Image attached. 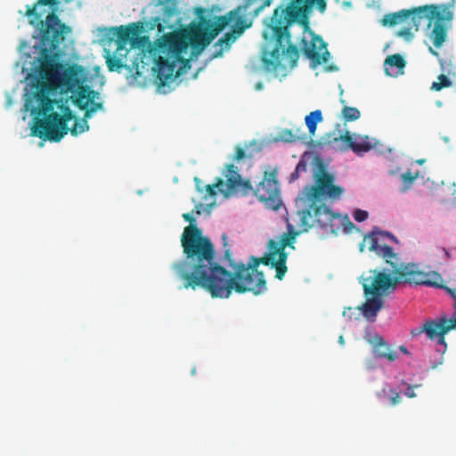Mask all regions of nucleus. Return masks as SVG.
<instances>
[{
    "label": "nucleus",
    "mask_w": 456,
    "mask_h": 456,
    "mask_svg": "<svg viewBox=\"0 0 456 456\" xmlns=\"http://www.w3.org/2000/svg\"><path fill=\"white\" fill-rule=\"evenodd\" d=\"M235 11V14L232 15V19L231 21L223 28L224 29L228 25H230L232 22H234L232 32H228L224 35L221 38L218 39L216 42V45H225L228 47L232 41L235 40V37L233 33L241 34L245 28H247L248 26L246 24V20L241 15V7H237L236 9H233L230 11L228 13H226L224 16L228 15L230 12Z\"/></svg>",
    "instance_id": "obj_16"
},
{
    "label": "nucleus",
    "mask_w": 456,
    "mask_h": 456,
    "mask_svg": "<svg viewBox=\"0 0 456 456\" xmlns=\"http://www.w3.org/2000/svg\"><path fill=\"white\" fill-rule=\"evenodd\" d=\"M235 11L226 16L215 17V20L201 16L198 23H192L187 28H177L164 34L154 43L147 36H134L132 37L131 46L143 48L154 61L152 68L159 86H164L180 75L176 64L181 62L183 66L189 64L184 58L191 46L193 52L201 53L231 21Z\"/></svg>",
    "instance_id": "obj_3"
},
{
    "label": "nucleus",
    "mask_w": 456,
    "mask_h": 456,
    "mask_svg": "<svg viewBox=\"0 0 456 456\" xmlns=\"http://www.w3.org/2000/svg\"><path fill=\"white\" fill-rule=\"evenodd\" d=\"M298 131L299 129H297L296 132L292 129H283L280 134V137L283 142H293L297 140L302 139V137L297 134Z\"/></svg>",
    "instance_id": "obj_28"
},
{
    "label": "nucleus",
    "mask_w": 456,
    "mask_h": 456,
    "mask_svg": "<svg viewBox=\"0 0 456 456\" xmlns=\"http://www.w3.org/2000/svg\"><path fill=\"white\" fill-rule=\"evenodd\" d=\"M226 181L217 177L216 182L212 184L205 185L203 200H208V198L215 199L217 191L224 195V198H229L235 194L242 196L248 195L251 190L252 185L249 180H243L239 173L238 167L233 164H229L226 167V173L224 174Z\"/></svg>",
    "instance_id": "obj_7"
},
{
    "label": "nucleus",
    "mask_w": 456,
    "mask_h": 456,
    "mask_svg": "<svg viewBox=\"0 0 456 456\" xmlns=\"http://www.w3.org/2000/svg\"><path fill=\"white\" fill-rule=\"evenodd\" d=\"M454 0L452 3L443 4H427L410 10L403 9L396 12L386 14L381 24L385 27H392L403 21L407 27L401 28L397 36L410 41L413 35L411 29L419 30L422 21H428V38L436 48H440L447 37L450 23L453 19Z\"/></svg>",
    "instance_id": "obj_5"
},
{
    "label": "nucleus",
    "mask_w": 456,
    "mask_h": 456,
    "mask_svg": "<svg viewBox=\"0 0 456 456\" xmlns=\"http://www.w3.org/2000/svg\"><path fill=\"white\" fill-rule=\"evenodd\" d=\"M305 0H291L289 5L281 11L275 10L274 31L278 41L287 35V26L293 24L300 17H305V7L302 5Z\"/></svg>",
    "instance_id": "obj_11"
},
{
    "label": "nucleus",
    "mask_w": 456,
    "mask_h": 456,
    "mask_svg": "<svg viewBox=\"0 0 456 456\" xmlns=\"http://www.w3.org/2000/svg\"><path fill=\"white\" fill-rule=\"evenodd\" d=\"M340 102L344 105V108L341 111V116L346 122L354 121L360 118L361 113L357 108L346 106V101L342 98L340 99Z\"/></svg>",
    "instance_id": "obj_24"
},
{
    "label": "nucleus",
    "mask_w": 456,
    "mask_h": 456,
    "mask_svg": "<svg viewBox=\"0 0 456 456\" xmlns=\"http://www.w3.org/2000/svg\"><path fill=\"white\" fill-rule=\"evenodd\" d=\"M274 18H275V12L273 13V16L271 19V24H270V28H271L273 36L275 39V46L271 52V57L273 60L264 58L263 61L266 66H273L274 68H276L280 64V57L281 55L285 54L290 59L291 62L293 64H295L297 61V59L299 57V53H298L297 47L290 43V34L289 32V27L290 25H288L286 27L287 28V35L284 36L281 41H278L277 36L275 35V31L273 28Z\"/></svg>",
    "instance_id": "obj_12"
},
{
    "label": "nucleus",
    "mask_w": 456,
    "mask_h": 456,
    "mask_svg": "<svg viewBox=\"0 0 456 456\" xmlns=\"http://www.w3.org/2000/svg\"><path fill=\"white\" fill-rule=\"evenodd\" d=\"M405 64L404 59L400 54L395 53L386 58L384 67L386 73L393 76L402 74Z\"/></svg>",
    "instance_id": "obj_22"
},
{
    "label": "nucleus",
    "mask_w": 456,
    "mask_h": 456,
    "mask_svg": "<svg viewBox=\"0 0 456 456\" xmlns=\"http://www.w3.org/2000/svg\"><path fill=\"white\" fill-rule=\"evenodd\" d=\"M338 141L346 142L347 148L351 149L357 154L367 152L372 148L368 136L351 134L348 131H346L345 134H340L339 136H336L335 134L331 133L328 134L326 138H322V142L321 143L332 145Z\"/></svg>",
    "instance_id": "obj_15"
},
{
    "label": "nucleus",
    "mask_w": 456,
    "mask_h": 456,
    "mask_svg": "<svg viewBox=\"0 0 456 456\" xmlns=\"http://www.w3.org/2000/svg\"><path fill=\"white\" fill-rule=\"evenodd\" d=\"M194 183H195L196 190L200 193L203 194L204 190H205V185H203L202 181L199 177H194Z\"/></svg>",
    "instance_id": "obj_32"
},
{
    "label": "nucleus",
    "mask_w": 456,
    "mask_h": 456,
    "mask_svg": "<svg viewBox=\"0 0 456 456\" xmlns=\"http://www.w3.org/2000/svg\"><path fill=\"white\" fill-rule=\"evenodd\" d=\"M392 395L390 396V404L396 405L401 402V395L400 392L391 391Z\"/></svg>",
    "instance_id": "obj_31"
},
{
    "label": "nucleus",
    "mask_w": 456,
    "mask_h": 456,
    "mask_svg": "<svg viewBox=\"0 0 456 456\" xmlns=\"http://www.w3.org/2000/svg\"><path fill=\"white\" fill-rule=\"evenodd\" d=\"M183 218L190 223L181 236L185 260L175 263L173 270L185 285H265V274L258 270L260 264L270 265V269L274 268L277 279L282 280L284 277L287 272L285 248H293L297 232H284L278 241L270 240L269 252L262 257L251 256L247 265L232 259L227 236L224 234V257L232 268V271H228L215 261L214 245L194 224V216L191 213H184Z\"/></svg>",
    "instance_id": "obj_2"
},
{
    "label": "nucleus",
    "mask_w": 456,
    "mask_h": 456,
    "mask_svg": "<svg viewBox=\"0 0 456 456\" xmlns=\"http://www.w3.org/2000/svg\"><path fill=\"white\" fill-rule=\"evenodd\" d=\"M313 4H316L318 10L321 12H324L326 11V8H327L326 0H305L302 3V5L304 7H305V12H307L308 8H310ZM299 19H301V17ZM302 19H304L302 20V23L305 25V28H308V22H307V20H306V16L305 17H302Z\"/></svg>",
    "instance_id": "obj_25"
},
{
    "label": "nucleus",
    "mask_w": 456,
    "mask_h": 456,
    "mask_svg": "<svg viewBox=\"0 0 456 456\" xmlns=\"http://www.w3.org/2000/svg\"><path fill=\"white\" fill-rule=\"evenodd\" d=\"M37 28L41 46L38 78L31 85L25 108L34 116V136L60 142L69 131L77 135L89 130L87 119L103 104L95 102L97 91L83 85L86 73L82 66L57 61L71 28L53 12L37 23Z\"/></svg>",
    "instance_id": "obj_1"
},
{
    "label": "nucleus",
    "mask_w": 456,
    "mask_h": 456,
    "mask_svg": "<svg viewBox=\"0 0 456 456\" xmlns=\"http://www.w3.org/2000/svg\"><path fill=\"white\" fill-rule=\"evenodd\" d=\"M338 342H339L341 345H344V344H345V340H344L343 336H340V337H339V338H338Z\"/></svg>",
    "instance_id": "obj_41"
},
{
    "label": "nucleus",
    "mask_w": 456,
    "mask_h": 456,
    "mask_svg": "<svg viewBox=\"0 0 456 456\" xmlns=\"http://www.w3.org/2000/svg\"><path fill=\"white\" fill-rule=\"evenodd\" d=\"M302 44L303 53L312 61L313 67L328 62L330 54L322 37L312 34L310 42L303 39Z\"/></svg>",
    "instance_id": "obj_13"
},
{
    "label": "nucleus",
    "mask_w": 456,
    "mask_h": 456,
    "mask_svg": "<svg viewBox=\"0 0 456 456\" xmlns=\"http://www.w3.org/2000/svg\"><path fill=\"white\" fill-rule=\"evenodd\" d=\"M206 289L213 298H227L234 290L237 293H245L247 291H252L255 295L262 293L266 287H202Z\"/></svg>",
    "instance_id": "obj_20"
},
{
    "label": "nucleus",
    "mask_w": 456,
    "mask_h": 456,
    "mask_svg": "<svg viewBox=\"0 0 456 456\" xmlns=\"http://www.w3.org/2000/svg\"><path fill=\"white\" fill-rule=\"evenodd\" d=\"M419 386H408L406 391H405V395H407L408 397L410 398H413L416 396V394L414 393V388L415 387H418Z\"/></svg>",
    "instance_id": "obj_34"
},
{
    "label": "nucleus",
    "mask_w": 456,
    "mask_h": 456,
    "mask_svg": "<svg viewBox=\"0 0 456 456\" xmlns=\"http://www.w3.org/2000/svg\"><path fill=\"white\" fill-rule=\"evenodd\" d=\"M365 340L371 345L372 353L376 358L387 359L389 362L396 360V352L391 348L380 335L375 334L369 338L365 337Z\"/></svg>",
    "instance_id": "obj_19"
},
{
    "label": "nucleus",
    "mask_w": 456,
    "mask_h": 456,
    "mask_svg": "<svg viewBox=\"0 0 456 456\" xmlns=\"http://www.w3.org/2000/svg\"><path fill=\"white\" fill-rule=\"evenodd\" d=\"M27 14L28 16H35V18L37 20L39 19V15L38 13L36 12V9L35 8H32V9H29L28 12H27Z\"/></svg>",
    "instance_id": "obj_36"
},
{
    "label": "nucleus",
    "mask_w": 456,
    "mask_h": 456,
    "mask_svg": "<svg viewBox=\"0 0 456 456\" xmlns=\"http://www.w3.org/2000/svg\"><path fill=\"white\" fill-rule=\"evenodd\" d=\"M142 30L140 23H131L128 26H119L116 28L115 36L117 37L118 50H123L126 45L131 44L132 37L138 36Z\"/></svg>",
    "instance_id": "obj_21"
},
{
    "label": "nucleus",
    "mask_w": 456,
    "mask_h": 456,
    "mask_svg": "<svg viewBox=\"0 0 456 456\" xmlns=\"http://www.w3.org/2000/svg\"><path fill=\"white\" fill-rule=\"evenodd\" d=\"M296 170H297V172H299V174H300L301 172H305V171H306V164H305L303 160H300V161L297 163V167H296Z\"/></svg>",
    "instance_id": "obj_35"
},
{
    "label": "nucleus",
    "mask_w": 456,
    "mask_h": 456,
    "mask_svg": "<svg viewBox=\"0 0 456 456\" xmlns=\"http://www.w3.org/2000/svg\"><path fill=\"white\" fill-rule=\"evenodd\" d=\"M158 28H159V32H161L163 30V28H164V27L161 24H159Z\"/></svg>",
    "instance_id": "obj_42"
},
{
    "label": "nucleus",
    "mask_w": 456,
    "mask_h": 456,
    "mask_svg": "<svg viewBox=\"0 0 456 456\" xmlns=\"http://www.w3.org/2000/svg\"><path fill=\"white\" fill-rule=\"evenodd\" d=\"M424 161H425V159H419V160H417V163L421 165L424 163Z\"/></svg>",
    "instance_id": "obj_43"
},
{
    "label": "nucleus",
    "mask_w": 456,
    "mask_h": 456,
    "mask_svg": "<svg viewBox=\"0 0 456 456\" xmlns=\"http://www.w3.org/2000/svg\"><path fill=\"white\" fill-rule=\"evenodd\" d=\"M203 208V205L201 203H199L195 206L196 214L200 215L201 214V208Z\"/></svg>",
    "instance_id": "obj_38"
},
{
    "label": "nucleus",
    "mask_w": 456,
    "mask_h": 456,
    "mask_svg": "<svg viewBox=\"0 0 456 456\" xmlns=\"http://www.w3.org/2000/svg\"><path fill=\"white\" fill-rule=\"evenodd\" d=\"M399 350L401 352H403V354H411V353L409 352V350L404 346H399Z\"/></svg>",
    "instance_id": "obj_39"
},
{
    "label": "nucleus",
    "mask_w": 456,
    "mask_h": 456,
    "mask_svg": "<svg viewBox=\"0 0 456 456\" xmlns=\"http://www.w3.org/2000/svg\"><path fill=\"white\" fill-rule=\"evenodd\" d=\"M395 289L396 287H363L366 300L358 309L368 321L374 322L383 307V297L394 293Z\"/></svg>",
    "instance_id": "obj_10"
},
{
    "label": "nucleus",
    "mask_w": 456,
    "mask_h": 456,
    "mask_svg": "<svg viewBox=\"0 0 456 456\" xmlns=\"http://www.w3.org/2000/svg\"><path fill=\"white\" fill-rule=\"evenodd\" d=\"M251 191L267 208L273 210L280 208L281 201L275 171L265 172L262 181Z\"/></svg>",
    "instance_id": "obj_9"
},
{
    "label": "nucleus",
    "mask_w": 456,
    "mask_h": 456,
    "mask_svg": "<svg viewBox=\"0 0 456 456\" xmlns=\"http://www.w3.org/2000/svg\"><path fill=\"white\" fill-rule=\"evenodd\" d=\"M30 24H32V25H34V26H35V25H36L35 20H30Z\"/></svg>",
    "instance_id": "obj_44"
},
{
    "label": "nucleus",
    "mask_w": 456,
    "mask_h": 456,
    "mask_svg": "<svg viewBox=\"0 0 456 456\" xmlns=\"http://www.w3.org/2000/svg\"><path fill=\"white\" fill-rule=\"evenodd\" d=\"M428 51H429V53H430L431 54H433V55H435V56H436V57H438V56H439V53H438L436 50H434L431 46H429V47H428Z\"/></svg>",
    "instance_id": "obj_40"
},
{
    "label": "nucleus",
    "mask_w": 456,
    "mask_h": 456,
    "mask_svg": "<svg viewBox=\"0 0 456 456\" xmlns=\"http://www.w3.org/2000/svg\"><path fill=\"white\" fill-rule=\"evenodd\" d=\"M235 11V14L232 15V19L231 21L223 28L224 29L228 25H230L232 22H234L232 32H228L224 35L221 38L218 39L216 42V45H225L228 47L232 41L235 40V37L233 33L241 34L245 28H247L248 26L246 24V20L241 15V7H237L236 9H233L230 11L228 13H226L224 16L228 15L230 12Z\"/></svg>",
    "instance_id": "obj_17"
},
{
    "label": "nucleus",
    "mask_w": 456,
    "mask_h": 456,
    "mask_svg": "<svg viewBox=\"0 0 456 456\" xmlns=\"http://www.w3.org/2000/svg\"><path fill=\"white\" fill-rule=\"evenodd\" d=\"M353 216L355 221L362 222L368 218V212L365 210H362V209H356L354 212Z\"/></svg>",
    "instance_id": "obj_30"
},
{
    "label": "nucleus",
    "mask_w": 456,
    "mask_h": 456,
    "mask_svg": "<svg viewBox=\"0 0 456 456\" xmlns=\"http://www.w3.org/2000/svg\"><path fill=\"white\" fill-rule=\"evenodd\" d=\"M313 180L314 183L305 186L297 199L301 207L298 215L302 231L317 228L327 233H337L345 220L339 213L331 209L328 202L338 200L344 188L335 183V175L327 170L319 158L315 159Z\"/></svg>",
    "instance_id": "obj_4"
},
{
    "label": "nucleus",
    "mask_w": 456,
    "mask_h": 456,
    "mask_svg": "<svg viewBox=\"0 0 456 456\" xmlns=\"http://www.w3.org/2000/svg\"><path fill=\"white\" fill-rule=\"evenodd\" d=\"M298 177H299V172H297L295 169V171L290 175V182L296 181Z\"/></svg>",
    "instance_id": "obj_37"
},
{
    "label": "nucleus",
    "mask_w": 456,
    "mask_h": 456,
    "mask_svg": "<svg viewBox=\"0 0 456 456\" xmlns=\"http://www.w3.org/2000/svg\"><path fill=\"white\" fill-rule=\"evenodd\" d=\"M384 238H388L394 242L398 241L396 237L392 233L381 231H373L370 234L364 237L363 241L368 244L370 251L376 252L377 255L384 257L387 262H389L388 259L395 258L396 254L390 246L381 243L383 242Z\"/></svg>",
    "instance_id": "obj_14"
},
{
    "label": "nucleus",
    "mask_w": 456,
    "mask_h": 456,
    "mask_svg": "<svg viewBox=\"0 0 456 456\" xmlns=\"http://www.w3.org/2000/svg\"><path fill=\"white\" fill-rule=\"evenodd\" d=\"M451 86L452 81L449 79V77L444 74H441L438 76V81H435L432 83L431 90L438 92Z\"/></svg>",
    "instance_id": "obj_26"
},
{
    "label": "nucleus",
    "mask_w": 456,
    "mask_h": 456,
    "mask_svg": "<svg viewBox=\"0 0 456 456\" xmlns=\"http://www.w3.org/2000/svg\"><path fill=\"white\" fill-rule=\"evenodd\" d=\"M322 120V113L320 110H314L305 116V121L311 136L314 135L317 124Z\"/></svg>",
    "instance_id": "obj_23"
},
{
    "label": "nucleus",
    "mask_w": 456,
    "mask_h": 456,
    "mask_svg": "<svg viewBox=\"0 0 456 456\" xmlns=\"http://www.w3.org/2000/svg\"><path fill=\"white\" fill-rule=\"evenodd\" d=\"M215 204H216V201H215V200H214L212 201V203L210 204V206L212 207V206H214Z\"/></svg>",
    "instance_id": "obj_47"
},
{
    "label": "nucleus",
    "mask_w": 456,
    "mask_h": 456,
    "mask_svg": "<svg viewBox=\"0 0 456 456\" xmlns=\"http://www.w3.org/2000/svg\"><path fill=\"white\" fill-rule=\"evenodd\" d=\"M245 157V151L241 147H237L233 159L235 160H240Z\"/></svg>",
    "instance_id": "obj_33"
},
{
    "label": "nucleus",
    "mask_w": 456,
    "mask_h": 456,
    "mask_svg": "<svg viewBox=\"0 0 456 456\" xmlns=\"http://www.w3.org/2000/svg\"><path fill=\"white\" fill-rule=\"evenodd\" d=\"M134 65L136 66V69H138V63L136 62V61H134Z\"/></svg>",
    "instance_id": "obj_45"
},
{
    "label": "nucleus",
    "mask_w": 456,
    "mask_h": 456,
    "mask_svg": "<svg viewBox=\"0 0 456 456\" xmlns=\"http://www.w3.org/2000/svg\"><path fill=\"white\" fill-rule=\"evenodd\" d=\"M446 291V293L453 300L454 314L452 318L448 319L442 316L436 320H428L420 327L411 330V336H419L426 333L430 339L437 338L440 345L446 346L444 335L451 330L456 329V287H439Z\"/></svg>",
    "instance_id": "obj_8"
},
{
    "label": "nucleus",
    "mask_w": 456,
    "mask_h": 456,
    "mask_svg": "<svg viewBox=\"0 0 456 456\" xmlns=\"http://www.w3.org/2000/svg\"><path fill=\"white\" fill-rule=\"evenodd\" d=\"M235 11V14L232 15V19L231 21L223 28L224 29L228 25H230L232 22H234L232 32H228L224 35L221 38L218 39L216 42V45H225L228 47L232 41L235 40V37L233 33L241 34L245 28H247L248 26L246 24V20L241 15V7H237L236 9H233L230 11L228 13H226L224 16L228 15L230 12Z\"/></svg>",
    "instance_id": "obj_18"
},
{
    "label": "nucleus",
    "mask_w": 456,
    "mask_h": 456,
    "mask_svg": "<svg viewBox=\"0 0 456 456\" xmlns=\"http://www.w3.org/2000/svg\"><path fill=\"white\" fill-rule=\"evenodd\" d=\"M195 371H196V370H195V369L193 368V369L191 370V374H192V375H194V374H195Z\"/></svg>",
    "instance_id": "obj_46"
},
{
    "label": "nucleus",
    "mask_w": 456,
    "mask_h": 456,
    "mask_svg": "<svg viewBox=\"0 0 456 456\" xmlns=\"http://www.w3.org/2000/svg\"><path fill=\"white\" fill-rule=\"evenodd\" d=\"M393 275L377 270L364 272L360 277L362 285H398L400 282L410 285H443L440 273L435 271L423 272L414 263L392 264Z\"/></svg>",
    "instance_id": "obj_6"
},
{
    "label": "nucleus",
    "mask_w": 456,
    "mask_h": 456,
    "mask_svg": "<svg viewBox=\"0 0 456 456\" xmlns=\"http://www.w3.org/2000/svg\"><path fill=\"white\" fill-rule=\"evenodd\" d=\"M418 176L419 172L412 173L411 171H407L402 175V180L407 186H409L418 178Z\"/></svg>",
    "instance_id": "obj_29"
},
{
    "label": "nucleus",
    "mask_w": 456,
    "mask_h": 456,
    "mask_svg": "<svg viewBox=\"0 0 456 456\" xmlns=\"http://www.w3.org/2000/svg\"><path fill=\"white\" fill-rule=\"evenodd\" d=\"M106 63L110 71L119 72L122 68H127L120 58L109 56L106 60Z\"/></svg>",
    "instance_id": "obj_27"
}]
</instances>
